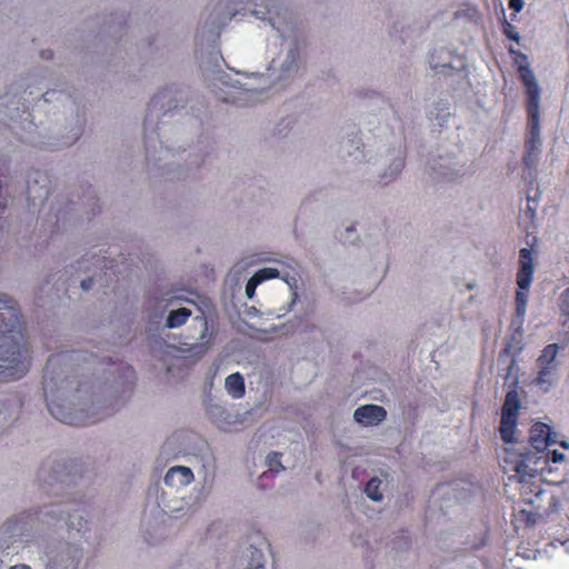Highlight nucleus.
I'll return each instance as SVG.
<instances>
[{
  "mask_svg": "<svg viewBox=\"0 0 569 569\" xmlns=\"http://www.w3.org/2000/svg\"><path fill=\"white\" fill-rule=\"evenodd\" d=\"M242 4H251V14L259 20L268 21L282 38L281 50L270 62L269 70L277 82H291L303 63V48L297 37L288 33L290 27L282 20L277 0H217L216 9L222 14L223 20H231Z\"/></svg>",
  "mask_w": 569,
  "mask_h": 569,
  "instance_id": "obj_1",
  "label": "nucleus"
},
{
  "mask_svg": "<svg viewBox=\"0 0 569 569\" xmlns=\"http://www.w3.org/2000/svg\"><path fill=\"white\" fill-rule=\"evenodd\" d=\"M509 53L518 63L517 73L526 89V111L528 134L525 142L523 163L527 168L536 166L539 159L541 147L540 137V101L541 88L536 79L533 71L527 63L528 57L515 48H509Z\"/></svg>",
  "mask_w": 569,
  "mask_h": 569,
  "instance_id": "obj_2",
  "label": "nucleus"
},
{
  "mask_svg": "<svg viewBox=\"0 0 569 569\" xmlns=\"http://www.w3.org/2000/svg\"><path fill=\"white\" fill-rule=\"evenodd\" d=\"M20 320L17 302L0 297V368L19 362L26 352Z\"/></svg>",
  "mask_w": 569,
  "mask_h": 569,
  "instance_id": "obj_3",
  "label": "nucleus"
},
{
  "mask_svg": "<svg viewBox=\"0 0 569 569\" xmlns=\"http://www.w3.org/2000/svg\"><path fill=\"white\" fill-rule=\"evenodd\" d=\"M267 82L263 74H243L230 84L229 91L222 99L240 107L252 106L262 100Z\"/></svg>",
  "mask_w": 569,
  "mask_h": 569,
  "instance_id": "obj_4",
  "label": "nucleus"
},
{
  "mask_svg": "<svg viewBox=\"0 0 569 569\" xmlns=\"http://www.w3.org/2000/svg\"><path fill=\"white\" fill-rule=\"evenodd\" d=\"M529 460L530 458L521 455L508 453L503 468L506 472H513L510 480L513 479L521 485L520 491L523 497L532 493L538 499L543 493L539 483L541 478L537 469L529 467Z\"/></svg>",
  "mask_w": 569,
  "mask_h": 569,
  "instance_id": "obj_5",
  "label": "nucleus"
},
{
  "mask_svg": "<svg viewBox=\"0 0 569 569\" xmlns=\"http://www.w3.org/2000/svg\"><path fill=\"white\" fill-rule=\"evenodd\" d=\"M519 269L516 274L518 290L516 291L515 305L516 315L521 321L525 318L528 293L533 280L535 264L532 250L530 248H522L519 251Z\"/></svg>",
  "mask_w": 569,
  "mask_h": 569,
  "instance_id": "obj_6",
  "label": "nucleus"
},
{
  "mask_svg": "<svg viewBox=\"0 0 569 569\" xmlns=\"http://www.w3.org/2000/svg\"><path fill=\"white\" fill-rule=\"evenodd\" d=\"M521 402L517 390H510L505 397L501 408V419L499 432L505 443H513L516 441V430L518 426V417Z\"/></svg>",
  "mask_w": 569,
  "mask_h": 569,
  "instance_id": "obj_7",
  "label": "nucleus"
},
{
  "mask_svg": "<svg viewBox=\"0 0 569 569\" xmlns=\"http://www.w3.org/2000/svg\"><path fill=\"white\" fill-rule=\"evenodd\" d=\"M429 66L435 74L450 77L462 69V57L450 48L440 47L430 53Z\"/></svg>",
  "mask_w": 569,
  "mask_h": 569,
  "instance_id": "obj_8",
  "label": "nucleus"
},
{
  "mask_svg": "<svg viewBox=\"0 0 569 569\" xmlns=\"http://www.w3.org/2000/svg\"><path fill=\"white\" fill-rule=\"evenodd\" d=\"M173 153L160 146L154 152H147V161L153 167H159L163 174H187L192 164H182L173 159Z\"/></svg>",
  "mask_w": 569,
  "mask_h": 569,
  "instance_id": "obj_9",
  "label": "nucleus"
},
{
  "mask_svg": "<svg viewBox=\"0 0 569 569\" xmlns=\"http://www.w3.org/2000/svg\"><path fill=\"white\" fill-rule=\"evenodd\" d=\"M48 409L57 420L70 426H86L99 420L89 419V417H84L82 412L73 411L70 407L57 401L48 402Z\"/></svg>",
  "mask_w": 569,
  "mask_h": 569,
  "instance_id": "obj_10",
  "label": "nucleus"
},
{
  "mask_svg": "<svg viewBox=\"0 0 569 569\" xmlns=\"http://www.w3.org/2000/svg\"><path fill=\"white\" fill-rule=\"evenodd\" d=\"M387 417V411L378 405H365L356 409L353 418L357 422L365 426H377Z\"/></svg>",
  "mask_w": 569,
  "mask_h": 569,
  "instance_id": "obj_11",
  "label": "nucleus"
},
{
  "mask_svg": "<svg viewBox=\"0 0 569 569\" xmlns=\"http://www.w3.org/2000/svg\"><path fill=\"white\" fill-rule=\"evenodd\" d=\"M193 472L190 468L176 466L168 470L164 476V483L169 487H186L193 481Z\"/></svg>",
  "mask_w": 569,
  "mask_h": 569,
  "instance_id": "obj_12",
  "label": "nucleus"
},
{
  "mask_svg": "<svg viewBox=\"0 0 569 569\" xmlns=\"http://www.w3.org/2000/svg\"><path fill=\"white\" fill-rule=\"evenodd\" d=\"M529 439L532 447L537 450L546 449L551 442L549 426L542 422L535 423L530 429Z\"/></svg>",
  "mask_w": 569,
  "mask_h": 569,
  "instance_id": "obj_13",
  "label": "nucleus"
},
{
  "mask_svg": "<svg viewBox=\"0 0 569 569\" xmlns=\"http://www.w3.org/2000/svg\"><path fill=\"white\" fill-rule=\"evenodd\" d=\"M542 513L539 509H520L513 513V523L516 528L533 527L540 519Z\"/></svg>",
  "mask_w": 569,
  "mask_h": 569,
  "instance_id": "obj_14",
  "label": "nucleus"
},
{
  "mask_svg": "<svg viewBox=\"0 0 569 569\" xmlns=\"http://www.w3.org/2000/svg\"><path fill=\"white\" fill-rule=\"evenodd\" d=\"M224 386H226L228 393L232 398L239 399L244 396V392H246L244 379L239 372L228 376L226 378Z\"/></svg>",
  "mask_w": 569,
  "mask_h": 569,
  "instance_id": "obj_15",
  "label": "nucleus"
},
{
  "mask_svg": "<svg viewBox=\"0 0 569 569\" xmlns=\"http://www.w3.org/2000/svg\"><path fill=\"white\" fill-rule=\"evenodd\" d=\"M559 352V346L557 343H550L543 348L541 355L537 359L538 367H550L557 369V356Z\"/></svg>",
  "mask_w": 569,
  "mask_h": 569,
  "instance_id": "obj_16",
  "label": "nucleus"
},
{
  "mask_svg": "<svg viewBox=\"0 0 569 569\" xmlns=\"http://www.w3.org/2000/svg\"><path fill=\"white\" fill-rule=\"evenodd\" d=\"M557 369L550 367H539L538 375L533 383L543 391H549L555 381V372Z\"/></svg>",
  "mask_w": 569,
  "mask_h": 569,
  "instance_id": "obj_17",
  "label": "nucleus"
},
{
  "mask_svg": "<svg viewBox=\"0 0 569 569\" xmlns=\"http://www.w3.org/2000/svg\"><path fill=\"white\" fill-rule=\"evenodd\" d=\"M172 88H162L153 96L151 99V104L153 107H160L161 109L167 110L172 107Z\"/></svg>",
  "mask_w": 569,
  "mask_h": 569,
  "instance_id": "obj_18",
  "label": "nucleus"
},
{
  "mask_svg": "<svg viewBox=\"0 0 569 569\" xmlns=\"http://www.w3.org/2000/svg\"><path fill=\"white\" fill-rule=\"evenodd\" d=\"M191 311L187 308H179L169 313L166 326L170 329L179 328L190 318Z\"/></svg>",
  "mask_w": 569,
  "mask_h": 569,
  "instance_id": "obj_19",
  "label": "nucleus"
},
{
  "mask_svg": "<svg viewBox=\"0 0 569 569\" xmlns=\"http://www.w3.org/2000/svg\"><path fill=\"white\" fill-rule=\"evenodd\" d=\"M82 134V126L78 121L70 127L68 132L63 134L59 141L60 147H69L76 143Z\"/></svg>",
  "mask_w": 569,
  "mask_h": 569,
  "instance_id": "obj_20",
  "label": "nucleus"
},
{
  "mask_svg": "<svg viewBox=\"0 0 569 569\" xmlns=\"http://www.w3.org/2000/svg\"><path fill=\"white\" fill-rule=\"evenodd\" d=\"M249 561L244 569H266L263 563V553L260 549L250 547L248 549Z\"/></svg>",
  "mask_w": 569,
  "mask_h": 569,
  "instance_id": "obj_21",
  "label": "nucleus"
},
{
  "mask_svg": "<svg viewBox=\"0 0 569 569\" xmlns=\"http://www.w3.org/2000/svg\"><path fill=\"white\" fill-rule=\"evenodd\" d=\"M381 480L377 477L371 478L365 488V492L373 501H380L382 493L380 492Z\"/></svg>",
  "mask_w": 569,
  "mask_h": 569,
  "instance_id": "obj_22",
  "label": "nucleus"
},
{
  "mask_svg": "<svg viewBox=\"0 0 569 569\" xmlns=\"http://www.w3.org/2000/svg\"><path fill=\"white\" fill-rule=\"evenodd\" d=\"M253 277L257 279V281L259 283H261V282H263L266 280L278 278L279 277V270L276 269V268L266 267V268H262V269H259L258 271H256Z\"/></svg>",
  "mask_w": 569,
  "mask_h": 569,
  "instance_id": "obj_23",
  "label": "nucleus"
},
{
  "mask_svg": "<svg viewBox=\"0 0 569 569\" xmlns=\"http://www.w3.org/2000/svg\"><path fill=\"white\" fill-rule=\"evenodd\" d=\"M502 32L508 39H510L517 43L520 42L521 38H520L519 32L517 31V28L512 23L507 21L506 18L502 21Z\"/></svg>",
  "mask_w": 569,
  "mask_h": 569,
  "instance_id": "obj_24",
  "label": "nucleus"
},
{
  "mask_svg": "<svg viewBox=\"0 0 569 569\" xmlns=\"http://www.w3.org/2000/svg\"><path fill=\"white\" fill-rule=\"evenodd\" d=\"M267 465H268L269 471L271 473H273V472L277 473L284 469L280 461V453H278V452H272V453L268 455Z\"/></svg>",
  "mask_w": 569,
  "mask_h": 569,
  "instance_id": "obj_25",
  "label": "nucleus"
},
{
  "mask_svg": "<svg viewBox=\"0 0 569 569\" xmlns=\"http://www.w3.org/2000/svg\"><path fill=\"white\" fill-rule=\"evenodd\" d=\"M559 308L563 315L569 316V288L561 293Z\"/></svg>",
  "mask_w": 569,
  "mask_h": 569,
  "instance_id": "obj_26",
  "label": "nucleus"
},
{
  "mask_svg": "<svg viewBox=\"0 0 569 569\" xmlns=\"http://www.w3.org/2000/svg\"><path fill=\"white\" fill-rule=\"evenodd\" d=\"M260 283L257 281V279L252 276L247 284H246V295L249 299H252L254 293H256V289L257 287L259 286Z\"/></svg>",
  "mask_w": 569,
  "mask_h": 569,
  "instance_id": "obj_27",
  "label": "nucleus"
},
{
  "mask_svg": "<svg viewBox=\"0 0 569 569\" xmlns=\"http://www.w3.org/2000/svg\"><path fill=\"white\" fill-rule=\"evenodd\" d=\"M509 356H511V360H510V365H509V368H511L515 365L516 359H515V352L513 353L511 352V343L510 342L507 343L505 346V348L501 350V352L499 355V359L502 360L503 357H509Z\"/></svg>",
  "mask_w": 569,
  "mask_h": 569,
  "instance_id": "obj_28",
  "label": "nucleus"
},
{
  "mask_svg": "<svg viewBox=\"0 0 569 569\" xmlns=\"http://www.w3.org/2000/svg\"><path fill=\"white\" fill-rule=\"evenodd\" d=\"M508 6L511 10L518 13L523 9L525 2L523 0H509Z\"/></svg>",
  "mask_w": 569,
  "mask_h": 569,
  "instance_id": "obj_29",
  "label": "nucleus"
},
{
  "mask_svg": "<svg viewBox=\"0 0 569 569\" xmlns=\"http://www.w3.org/2000/svg\"><path fill=\"white\" fill-rule=\"evenodd\" d=\"M547 456H548V460H551L552 462H556V463L565 460V455L557 450H553L552 452L547 453Z\"/></svg>",
  "mask_w": 569,
  "mask_h": 569,
  "instance_id": "obj_30",
  "label": "nucleus"
},
{
  "mask_svg": "<svg viewBox=\"0 0 569 569\" xmlns=\"http://www.w3.org/2000/svg\"><path fill=\"white\" fill-rule=\"evenodd\" d=\"M93 286V278H87L81 281V287L83 290H90Z\"/></svg>",
  "mask_w": 569,
  "mask_h": 569,
  "instance_id": "obj_31",
  "label": "nucleus"
},
{
  "mask_svg": "<svg viewBox=\"0 0 569 569\" xmlns=\"http://www.w3.org/2000/svg\"><path fill=\"white\" fill-rule=\"evenodd\" d=\"M41 89L40 88H37V89H32L29 91V96L31 97V100H36L39 96H41Z\"/></svg>",
  "mask_w": 569,
  "mask_h": 569,
  "instance_id": "obj_32",
  "label": "nucleus"
},
{
  "mask_svg": "<svg viewBox=\"0 0 569 569\" xmlns=\"http://www.w3.org/2000/svg\"><path fill=\"white\" fill-rule=\"evenodd\" d=\"M527 200H528V209H529L530 211L535 212V210H536V209H535V208H532V207L530 206V202H531V201H536V198H531L530 196H528V197H527Z\"/></svg>",
  "mask_w": 569,
  "mask_h": 569,
  "instance_id": "obj_33",
  "label": "nucleus"
},
{
  "mask_svg": "<svg viewBox=\"0 0 569 569\" xmlns=\"http://www.w3.org/2000/svg\"><path fill=\"white\" fill-rule=\"evenodd\" d=\"M402 164H403V160H402V159H398V160H397L396 170H395V172H393V173H397V172H398V169H399L400 167H402Z\"/></svg>",
  "mask_w": 569,
  "mask_h": 569,
  "instance_id": "obj_34",
  "label": "nucleus"
},
{
  "mask_svg": "<svg viewBox=\"0 0 569 569\" xmlns=\"http://www.w3.org/2000/svg\"><path fill=\"white\" fill-rule=\"evenodd\" d=\"M10 569H31L29 566L22 565V566H13Z\"/></svg>",
  "mask_w": 569,
  "mask_h": 569,
  "instance_id": "obj_35",
  "label": "nucleus"
},
{
  "mask_svg": "<svg viewBox=\"0 0 569 569\" xmlns=\"http://www.w3.org/2000/svg\"><path fill=\"white\" fill-rule=\"evenodd\" d=\"M525 500L530 505L532 506L533 505V500L531 498H525Z\"/></svg>",
  "mask_w": 569,
  "mask_h": 569,
  "instance_id": "obj_36",
  "label": "nucleus"
},
{
  "mask_svg": "<svg viewBox=\"0 0 569 569\" xmlns=\"http://www.w3.org/2000/svg\"><path fill=\"white\" fill-rule=\"evenodd\" d=\"M101 260L98 258L96 262H93V266L98 267L100 266Z\"/></svg>",
  "mask_w": 569,
  "mask_h": 569,
  "instance_id": "obj_37",
  "label": "nucleus"
},
{
  "mask_svg": "<svg viewBox=\"0 0 569 569\" xmlns=\"http://www.w3.org/2000/svg\"><path fill=\"white\" fill-rule=\"evenodd\" d=\"M48 94H49V92H44V93L42 94L46 101H48V98H47V96H48Z\"/></svg>",
  "mask_w": 569,
  "mask_h": 569,
  "instance_id": "obj_38",
  "label": "nucleus"
},
{
  "mask_svg": "<svg viewBox=\"0 0 569 569\" xmlns=\"http://www.w3.org/2000/svg\"><path fill=\"white\" fill-rule=\"evenodd\" d=\"M535 181H536V180H530V181H529L530 188H533V182H535Z\"/></svg>",
  "mask_w": 569,
  "mask_h": 569,
  "instance_id": "obj_39",
  "label": "nucleus"
},
{
  "mask_svg": "<svg viewBox=\"0 0 569 569\" xmlns=\"http://www.w3.org/2000/svg\"><path fill=\"white\" fill-rule=\"evenodd\" d=\"M346 231H347V232H351V231H353V228H352V227L347 228V230H346Z\"/></svg>",
  "mask_w": 569,
  "mask_h": 569,
  "instance_id": "obj_40",
  "label": "nucleus"
},
{
  "mask_svg": "<svg viewBox=\"0 0 569 569\" xmlns=\"http://www.w3.org/2000/svg\"><path fill=\"white\" fill-rule=\"evenodd\" d=\"M127 369H128V371H130L131 373H133V370L131 369V367H128Z\"/></svg>",
  "mask_w": 569,
  "mask_h": 569,
  "instance_id": "obj_41",
  "label": "nucleus"
}]
</instances>
